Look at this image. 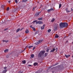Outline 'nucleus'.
<instances>
[{"instance_id": "nucleus-1", "label": "nucleus", "mask_w": 73, "mask_h": 73, "mask_svg": "<svg viewBox=\"0 0 73 73\" xmlns=\"http://www.w3.org/2000/svg\"><path fill=\"white\" fill-rule=\"evenodd\" d=\"M68 26V24L66 22H61L59 24V27L60 29L63 28H67Z\"/></svg>"}, {"instance_id": "nucleus-2", "label": "nucleus", "mask_w": 73, "mask_h": 73, "mask_svg": "<svg viewBox=\"0 0 73 73\" xmlns=\"http://www.w3.org/2000/svg\"><path fill=\"white\" fill-rule=\"evenodd\" d=\"M45 52V51H41L38 54V57H43V56H44V55Z\"/></svg>"}, {"instance_id": "nucleus-3", "label": "nucleus", "mask_w": 73, "mask_h": 73, "mask_svg": "<svg viewBox=\"0 0 73 73\" xmlns=\"http://www.w3.org/2000/svg\"><path fill=\"white\" fill-rule=\"evenodd\" d=\"M58 68H59L60 70H62L64 69V66L62 65H58L57 66Z\"/></svg>"}, {"instance_id": "nucleus-4", "label": "nucleus", "mask_w": 73, "mask_h": 73, "mask_svg": "<svg viewBox=\"0 0 73 73\" xmlns=\"http://www.w3.org/2000/svg\"><path fill=\"white\" fill-rule=\"evenodd\" d=\"M58 24H55V27H54V29L55 31L57 30V28L58 27Z\"/></svg>"}, {"instance_id": "nucleus-5", "label": "nucleus", "mask_w": 73, "mask_h": 73, "mask_svg": "<svg viewBox=\"0 0 73 73\" xmlns=\"http://www.w3.org/2000/svg\"><path fill=\"white\" fill-rule=\"evenodd\" d=\"M58 65V63H57L55 64H54L53 66H50L49 68H52V67H53V66H56V65Z\"/></svg>"}, {"instance_id": "nucleus-6", "label": "nucleus", "mask_w": 73, "mask_h": 73, "mask_svg": "<svg viewBox=\"0 0 73 73\" xmlns=\"http://www.w3.org/2000/svg\"><path fill=\"white\" fill-rule=\"evenodd\" d=\"M66 13H68V12H70L71 11H70L68 9V8H66Z\"/></svg>"}, {"instance_id": "nucleus-7", "label": "nucleus", "mask_w": 73, "mask_h": 73, "mask_svg": "<svg viewBox=\"0 0 73 73\" xmlns=\"http://www.w3.org/2000/svg\"><path fill=\"white\" fill-rule=\"evenodd\" d=\"M35 16H36V17H38L39 15H40V13H35Z\"/></svg>"}, {"instance_id": "nucleus-8", "label": "nucleus", "mask_w": 73, "mask_h": 73, "mask_svg": "<svg viewBox=\"0 0 73 73\" xmlns=\"http://www.w3.org/2000/svg\"><path fill=\"white\" fill-rule=\"evenodd\" d=\"M45 25L44 24L41 27V29H42H42H44L45 28Z\"/></svg>"}, {"instance_id": "nucleus-9", "label": "nucleus", "mask_w": 73, "mask_h": 73, "mask_svg": "<svg viewBox=\"0 0 73 73\" xmlns=\"http://www.w3.org/2000/svg\"><path fill=\"white\" fill-rule=\"evenodd\" d=\"M55 49L54 48H53L52 50H51V51H50V53L52 52H54Z\"/></svg>"}, {"instance_id": "nucleus-10", "label": "nucleus", "mask_w": 73, "mask_h": 73, "mask_svg": "<svg viewBox=\"0 0 73 73\" xmlns=\"http://www.w3.org/2000/svg\"><path fill=\"white\" fill-rule=\"evenodd\" d=\"M64 56H66V58H68V57H70V55H66L65 54Z\"/></svg>"}, {"instance_id": "nucleus-11", "label": "nucleus", "mask_w": 73, "mask_h": 73, "mask_svg": "<svg viewBox=\"0 0 73 73\" xmlns=\"http://www.w3.org/2000/svg\"><path fill=\"white\" fill-rule=\"evenodd\" d=\"M22 63L23 64H26V61L25 60H22Z\"/></svg>"}, {"instance_id": "nucleus-12", "label": "nucleus", "mask_w": 73, "mask_h": 73, "mask_svg": "<svg viewBox=\"0 0 73 73\" xmlns=\"http://www.w3.org/2000/svg\"><path fill=\"white\" fill-rule=\"evenodd\" d=\"M33 65L34 66H36V65H38V63H37V62H35L33 64Z\"/></svg>"}, {"instance_id": "nucleus-13", "label": "nucleus", "mask_w": 73, "mask_h": 73, "mask_svg": "<svg viewBox=\"0 0 73 73\" xmlns=\"http://www.w3.org/2000/svg\"><path fill=\"white\" fill-rule=\"evenodd\" d=\"M8 49H7L4 50L5 53H7L8 52Z\"/></svg>"}, {"instance_id": "nucleus-14", "label": "nucleus", "mask_w": 73, "mask_h": 73, "mask_svg": "<svg viewBox=\"0 0 73 73\" xmlns=\"http://www.w3.org/2000/svg\"><path fill=\"white\" fill-rule=\"evenodd\" d=\"M19 31H21V30L20 29V28L17 29L16 31V32H17V33L19 32Z\"/></svg>"}, {"instance_id": "nucleus-15", "label": "nucleus", "mask_w": 73, "mask_h": 73, "mask_svg": "<svg viewBox=\"0 0 73 73\" xmlns=\"http://www.w3.org/2000/svg\"><path fill=\"white\" fill-rule=\"evenodd\" d=\"M25 32L26 33H29V30L28 29H27Z\"/></svg>"}, {"instance_id": "nucleus-16", "label": "nucleus", "mask_w": 73, "mask_h": 73, "mask_svg": "<svg viewBox=\"0 0 73 73\" xmlns=\"http://www.w3.org/2000/svg\"><path fill=\"white\" fill-rule=\"evenodd\" d=\"M7 72V70H4L2 72V73H6V72Z\"/></svg>"}, {"instance_id": "nucleus-17", "label": "nucleus", "mask_w": 73, "mask_h": 73, "mask_svg": "<svg viewBox=\"0 0 73 73\" xmlns=\"http://www.w3.org/2000/svg\"><path fill=\"white\" fill-rule=\"evenodd\" d=\"M48 53H45L44 54V57H46L48 55Z\"/></svg>"}, {"instance_id": "nucleus-18", "label": "nucleus", "mask_w": 73, "mask_h": 73, "mask_svg": "<svg viewBox=\"0 0 73 73\" xmlns=\"http://www.w3.org/2000/svg\"><path fill=\"white\" fill-rule=\"evenodd\" d=\"M2 41L3 42H5L6 43H7V42H8L9 41L8 40H2Z\"/></svg>"}, {"instance_id": "nucleus-19", "label": "nucleus", "mask_w": 73, "mask_h": 73, "mask_svg": "<svg viewBox=\"0 0 73 73\" xmlns=\"http://www.w3.org/2000/svg\"><path fill=\"white\" fill-rule=\"evenodd\" d=\"M42 41H43V39H41V40H40L38 41L40 43H41V42H42Z\"/></svg>"}, {"instance_id": "nucleus-20", "label": "nucleus", "mask_w": 73, "mask_h": 73, "mask_svg": "<svg viewBox=\"0 0 73 73\" xmlns=\"http://www.w3.org/2000/svg\"><path fill=\"white\" fill-rule=\"evenodd\" d=\"M32 28L33 29V31H35L36 29L34 27H32Z\"/></svg>"}, {"instance_id": "nucleus-21", "label": "nucleus", "mask_w": 73, "mask_h": 73, "mask_svg": "<svg viewBox=\"0 0 73 73\" xmlns=\"http://www.w3.org/2000/svg\"><path fill=\"white\" fill-rule=\"evenodd\" d=\"M43 22H41V21H39V24H43Z\"/></svg>"}, {"instance_id": "nucleus-22", "label": "nucleus", "mask_w": 73, "mask_h": 73, "mask_svg": "<svg viewBox=\"0 0 73 73\" xmlns=\"http://www.w3.org/2000/svg\"><path fill=\"white\" fill-rule=\"evenodd\" d=\"M40 44V43H39V42L38 41L37 42L35 43V45H38V44Z\"/></svg>"}, {"instance_id": "nucleus-23", "label": "nucleus", "mask_w": 73, "mask_h": 73, "mask_svg": "<svg viewBox=\"0 0 73 73\" xmlns=\"http://www.w3.org/2000/svg\"><path fill=\"white\" fill-rule=\"evenodd\" d=\"M51 31V30L50 29H48L47 31L49 33H50Z\"/></svg>"}, {"instance_id": "nucleus-24", "label": "nucleus", "mask_w": 73, "mask_h": 73, "mask_svg": "<svg viewBox=\"0 0 73 73\" xmlns=\"http://www.w3.org/2000/svg\"><path fill=\"white\" fill-rule=\"evenodd\" d=\"M38 20H42V18H38Z\"/></svg>"}, {"instance_id": "nucleus-25", "label": "nucleus", "mask_w": 73, "mask_h": 73, "mask_svg": "<svg viewBox=\"0 0 73 73\" xmlns=\"http://www.w3.org/2000/svg\"><path fill=\"white\" fill-rule=\"evenodd\" d=\"M58 37H59V36L57 35H56L55 36L56 38H58Z\"/></svg>"}, {"instance_id": "nucleus-26", "label": "nucleus", "mask_w": 73, "mask_h": 73, "mask_svg": "<svg viewBox=\"0 0 73 73\" xmlns=\"http://www.w3.org/2000/svg\"><path fill=\"white\" fill-rule=\"evenodd\" d=\"M34 56H35L34 55V54H32L31 55V57H32V58H33V57H34Z\"/></svg>"}, {"instance_id": "nucleus-27", "label": "nucleus", "mask_w": 73, "mask_h": 73, "mask_svg": "<svg viewBox=\"0 0 73 73\" xmlns=\"http://www.w3.org/2000/svg\"><path fill=\"white\" fill-rule=\"evenodd\" d=\"M33 46H30L29 47V49H30V48H32Z\"/></svg>"}, {"instance_id": "nucleus-28", "label": "nucleus", "mask_w": 73, "mask_h": 73, "mask_svg": "<svg viewBox=\"0 0 73 73\" xmlns=\"http://www.w3.org/2000/svg\"><path fill=\"white\" fill-rule=\"evenodd\" d=\"M50 11H53V10H54V9L53 8H52L50 9Z\"/></svg>"}, {"instance_id": "nucleus-29", "label": "nucleus", "mask_w": 73, "mask_h": 73, "mask_svg": "<svg viewBox=\"0 0 73 73\" xmlns=\"http://www.w3.org/2000/svg\"><path fill=\"white\" fill-rule=\"evenodd\" d=\"M28 1V0H23L22 2H26V1Z\"/></svg>"}, {"instance_id": "nucleus-30", "label": "nucleus", "mask_w": 73, "mask_h": 73, "mask_svg": "<svg viewBox=\"0 0 73 73\" xmlns=\"http://www.w3.org/2000/svg\"><path fill=\"white\" fill-rule=\"evenodd\" d=\"M54 20H55V19L53 18L51 20V21H52V22H53V21H54Z\"/></svg>"}, {"instance_id": "nucleus-31", "label": "nucleus", "mask_w": 73, "mask_h": 73, "mask_svg": "<svg viewBox=\"0 0 73 73\" xmlns=\"http://www.w3.org/2000/svg\"><path fill=\"white\" fill-rule=\"evenodd\" d=\"M61 4H59V8H61Z\"/></svg>"}, {"instance_id": "nucleus-32", "label": "nucleus", "mask_w": 73, "mask_h": 73, "mask_svg": "<svg viewBox=\"0 0 73 73\" xmlns=\"http://www.w3.org/2000/svg\"><path fill=\"white\" fill-rule=\"evenodd\" d=\"M37 22V20H36L35 21H34L33 22V24H34L35 23H36Z\"/></svg>"}, {"instance_id": "nucleus-33", "label": "nucleus", "mask_w": 73, "mask_h": 73, "mask_svg": "<svg viewBox=\"0 0 73 73\" xmlns=\"http://www.w3.org/2000/svg\"><path fill=\"white\" fill-rule=\"evenodd\" d=\"M7 11H9V7H8L7 8Z\"/></svg>"}, {"instance_id": "nucleus-34", "label": "nucleus", "mask_w": 73, "mask_h": 73, "mask_svg": "<svg viewBox=\"0 0 73 73\" xmlns=\"http://www.w3.org/2000/svg\"><path fill=\"white\" fill-rule=\"evenodd\" d=\"M9 55H7L6 56V58H9Z\"/></svg>"}, {"instance_id": "nucleus-35", "label": "nucleus", "mask_w": 73, "mask_h": 73, "mask_svg": "<svg viewBox=\"0 0 73 73\" xmlns=\"http://www.w3.org/2000/svg\"><path fill=\"white\" fill-rule=\"evenodd\" d=\"M36 24H39V21H37L36 22Z\"/></svg>"}, {"instance_id": "nucleus-36", "label": "nucleus", "mask_w": 73, "mask_h": 73, "mask_svg": "<svg viewBox=\"0 0 73 73\" xmlns=\"http://www.w3.org/2000/svg\"><path fill=\"white\" fill-rule=\"evenodd\" d=\"M8 30V28H7L5 29L4 30V31H7Z\"/></svg>"}, {"instance_id": "nucleus-37", "label": "nucleus", "mask_w": 73, "mask_h": 73, "mask_svg": "<svg viewBox=\"0 0 73 73\" xmlns=\"http://www.w3.org/2000/svg\"><path fill=\"white\" fill-rule=\"evenodd\" d=\"M1 8H4V5H2L1 6Z\"/></svg>"}, {"instance_id": "nucleus-38", "label": "nucleus", "mask_w": 73, "mask_h": 73, "mask_svg": "<svg viewBox=\"0 0 73 73\" xmlns=\"http://www.w3.org/2000/svg\"><path fill=\"white\" fill-rule=\"evenodd\" d=\"M15 2L17 4V3H18L17 2V0H15Z\"/></svg>"}, {"instance_id": "nucleus-39", "label": "nucleus", "mask_w": 73, "mask_h": 73, "mask_svg": "<svg viewBox=\"0 0 73 73\" xmlns=\"http://www.w3.org/2000/svg\"><path fill=\"white\" fill-rule=\"evenodd\" d=\"M48 12H50V9H49L48 10H47Z\"/></svg>"}, {"instance_id": "nucleus-40", "label": "nucleus", "mask_w": 73, "mask_h": 73, "mask_svg": "<svg viewBox=\"0 0 73 73\" xmlns=\"http://www.w3.org/2000/svg\"><path fill=\"white\" fill-rule=\"evenodd\" d=\"M46 51L47 52H49V49H48L46 50Z\"/></svg>"}, {"instance_id": "nucleus-41", "label": "nucleus", "mask_w": 73, "mask_h": 73, "mask_svg": "<svg viewBox=\"0 0 73 73\" xmlns=\"http://www.w3.org/2000/svg\"><path fill=\"white\" fill-rule=\"evenodd\" d=\"M18 73H23V72H21V71H19L18 72Z\"/></svg>"}, {"instance_id": "nucleus-42", "label": "nucleus", "mask_w": 73, "mask_h": 73, "mask_svg": "<svg viewBox=\"0 0 73 73\" xmlns=\"http://www.w3.org/2000/svg\"><path fill=\"white\" fill-rule=\"evenodd\" d=\"M35 7H33V9H32V10H33V11H35Z\"/></svg>"}, {"instance_id": "nucleus-43", "label": "nucleus", "mask_w": 73, "mask_h": 73, "mask_svg": "<svg viewBox=\"0 0 73 73\" xmlns=\"http://www.w3.org/2000/svg\"><path fill=\"white\" fill-rule=\"evenodd\" d=\"M7 68V67H4V69H6Z\"/></svg>"}, {"instance_id": "nucleus-44", "label": "nucleus", "mask_w": 73, "mask_h": 73, "mask_svg": "<svg viewBox=\"0 0 73 73\" xmlns=\"http://www.w3.org/2000/svg\"><path fill=\"white\" fill-rule=\"evenodd\" d=\"M35 48H36L35 47H34L33 49V50H34L35 49Z\"/></svg>"}, {"instance_id": "nucleus-45", "label": "nucleus", "mask_w": 73, "mask_h": 73, "mask_svg": "<svg viewBox=\"0 0 73 73\" xmlns=\"http://www.w3.org/2000/svg\"><path fill=\"white\" fill-rule=\"evenodd\" d=\"M68 40H66L65 42V43H68Z\"/></svg>"}, {"instance_id": "nucleus-46", "label": "nucleus", "mask_w": 73, "mask_h": 73, "mask_svg": "<svg viewBox=\"0 0 73 73\" xmlns=\"http://www.w3.org/2000/svg\"><path fill=\"white\" fill-rule=\"evenodd\" d=\"M30 27L31 28H32V25H30Z\"/></svg>"}, {"instance_id": "nucleus-47", "label": "nucleus", "mask_w": 73, "mask_h": 73, "mask_svg": "<svg viewBox=\"0 0 73 73\" xmlns=\"http://www.w3.org/2000/svg\"><path fill=\"white\" fill-rule=\"evenodd\" d=\"M24 51V50H22L21 51V53H23V52Z\"/></svg>"}, {"instance_id": "nucleus-48", "label": "nucleus", "mask_w": 73, "mask_h": 73, "mask_svg": "<svg viewBox=\"0 0 73 73\" xmlns=\"http://www.w3.org/2000/svg\"><path fill=\"white\" fill-rule=\"evenodd\" d=\"M28 66H32V65H29Z\"/></svg>"}, {"instance_id": "nucleus-49", "label": "nucleus", "mask_w": 73, "mask_h": 73, "mask_svg": "<svg viewBox=\"0 0 73 73\" xmlns=\"http://www.w3.org/2000/svg\"><path fill=\"white\" fill-rule=\"evenodd\" d=\"M56 51H57V50H58V48H56Z\"/></svg>"}, {"instance_id": "nucleus-50", "label": "nucleus", "mask_w": 73, "mask_h": 73, "mask_svg": "<svg viewBox=\"0 0 73 73\" xmlns=\"http://www.w3.org/2000/svg\"><path fill=\"white\" fill-rule=\"evenodd\" d=\"M52 72V73H54V71H53Z\"/></svg>"}, {"instance_id": "nucleus-51", "label": "nucleus", "mask_w": 73, "mask_h": 73, "mask_svg": "<svg viewBox=\"0 0 73 73\" xmlns=\"http://www.w3.org/2000/svg\"><path fill=\"white\" fill-rule=\"evenodd\" d=\"M71 11H73V9H72V8H71Z\"/></svg>"}, {"instance_id": "nucleus-52", "label": "nucleus", "mask_w": 73, "mask_h": 73, "mask_svg": "<svg viewBox=\"0 0 73 73\" xmlns=\"http://www.w3.org/2000/svg\"><path fill=\"white\" fill-rule=\"evenodd\" d=\"M72 44H73V42H72Z\"/></svg>"}, {"instance_id": "nucleus-53", "label": "nucleus", "mask_w": 73, "mask_h": 73, "mask_svg": "<svg viewBox=\"0 0 73 73\" xmlns=\"http://www.w3.org/2000/svg\"><path fill=\"white\" fill-rule=\"evenodd\" d=\"M8 2H9V3H10V2H11V1H9Z\"/></svg>"}, {"instance_id": "nucleus-54", "label": "nucleus", "mask_w": 73, "mask_h": 73, "mask_svg": "<svg viewBox=\"0 0 73 73\" xmlns=\"http://www.w3.org/2000/svg\"><path fill=\"white\" fill-rule=\"evenodd\" d=\"M23 50H24V51H25V49H24Z\"/></svg>"}, {"instance_id": "nucleus-55", "label": "nucleus", "mask_w": 73, "mask_h": 73, "mask_svg": "<svg viewBox=\"0 0 73 73\" xmlns=\"http://www.w3.org/2000/svg\"><path fill=\"white\" fill-rule=\"evenodd\" d=\"M53 68H54V67H53Z\"/></svg>"}]
</instances>
